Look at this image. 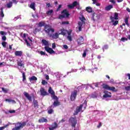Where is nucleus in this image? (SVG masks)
I'll return each mask as SVG.
<instances>
[{
    "mask_svg": "<svg viewBox=\"0 0 130 130\" xmlns=\"http://www.w3.org/2000/svg\"><path fill=\"white\" fill-rule=\"evenodd\" d=\"M44 26V31L47 34H49V32H52V33L54 32V29L49 24H46L44 21H41L38 24V27L41 28L42 27Z\"/></svg>",
    "mask_w": 130,
    "mask_h": 130,
    "instance_id": "obj_1",
    "label": "nucleus"
},
{
    "mask_svg": "<svg viewBox=\"0 0 130 130\" xmlns=\"http://www.w3.org/2000/svg\"><path fill=\"white\" fill-rule=\"evenodd\" d=\"M27 124V122L24 121L22 123L18 122L15 123V127L12 128V130H21V128H23Z\"/></svg>",
    "mask_w": 130,
    "mask_h": 130,
    "instance_id": "obj_2",
    "label": "nucleus"
},
{
    "mask_svg": "<svg viewBox=\"0 0 130 130\" xmlns=\"http://www.w3.org/2000/svg\"><path fill=\"white\" fill-rule=\"evenodd\" d=\"M61 14H62V15H59L58 18V19H63L64 18H69L70 15L69 11H68V10L67 9H64L61 11Z\"/></svg>",
    "mask_w": 130,
    "mask_h": 130,
    "instance_id": "obj_3",
    "label": "nucleus"
},
{
    "mask_svg": "<svg viewBox=\"0 0 130 130\" xmlns=\"http://www.w3.org/2000/svg\"><path fill=\"white\" fill-rule=\"evenodd\" d=\"M103 88L105 90H109V91H112V92H117V89H115V87H110L109 85L103 84Z\"/></svg>",
    "mask_w": 130,
    "mask_h": 130,
    "instance_id": "obj_4",
    "label": "nucleus"
},
{
    "mask_svg": "<svg viewBox=\"0 0 130 130\" xmlns=\"http://www.w3.org/2000/svg\"><path fill=\"white\" fill-rule=\"evenodd\" d=\"M84 104H85V105H87V101H85L84 103L83 104L80 105L79 107H77L75 111H74V115H78V114L81 110H82V109L83 108V105Z\"/></svg>",
    "mask_w": 130,
    "mask_h": 130,
    "instance_id": "obj_5",
    "label": "nucleus"
},
{
    "mask_svg": "<svg viewBox=\"0 0 130 130\" xmlns=\"http://www.w3.org/2000/svg\"><path fill=\"white\" fill-rule=\"evenodd\" d=\"M69 122L71 123V126L76 128V125L77 124V118L71 117L69 119Z\"/></svg>",
    "mask_w": 130,
    "mask_h": 130,
    "instance_id": "obj_6",
    "label": "nucleus"
},
{
    "mask_svg": "<svg viewBox=\"0 0 130 130\" xmlns=\"http://www.w3.org/2000/svg\"><path fill=\"white\" fill-rule=\"evenodd\" d=\"M48 93L49 94H51V95H52L51 98H52V99H57V96L55 95V92L52 89V88L51 87H49Z\"/></svg>",
    "mask_w": 130,
    "mask_h": 130,
    "instance_id": "obj_7",
    "label": "nucleus"
},
{
    "mask_svg": "<svg viewBox=\"0 0 130 130\" xmlns=\"http://www.w3.org/2000/svg\"><path fill=\"white\" fill-rule=\"evenodd\" d=\"M77 94H78V91H77V90H75L74 91L72 92L70 96V99L71 101H75V100H76Z\"/></svg>",
    "mask_w": 130,
    "mask_h": 130,
    "instance_id": "obj_8",
    "label": "nucleus"
},
{
    "mask_svg": "<svg viewBox=\"0 0 130 130\" xmlns=\"http://www.w3.org/2000/svg\"><path fill=\"white\" fill-rule=\"evenodd\" d=\"M40 92L41 93V96H43L44 97V96H48L49 94L45 90V89L43 87H41L40 89Z\"/></svg>",
    "mask_w": 130,
    "mask_h": 130,
    "instance_id": "obj_9",
    "label": "nucleus"
},
{
    "mask_svg": "<svg viewBox=\"0 0 130 130\" xmlns=\"http://www.w3.org/2000/svg\"><path fill=\"white\" fill-rule=\"evenodd\" d=\"M45 50L50 54H54V53H55V51H54L51 48L45 46Z\"/></svg>",
    "mask_w": 130,
    "mask_h": 130,
    "instance_id": "obj_10",
    "label": "nucleus"
},
{
    "mask_svg": "<svg viewBox=\"0 0 130 130\" xmlns=\"http://www.w3.org/2000/svg\"><path fill=\"white\" fill-rule=\"evenodd\" d=\"M77 6H80V4L77 1H74L72 5H68V8H70V9H74V8L77 7Z\"/></svg>",
    "mask_w": 130,
    "mask_h": 130,
    "instance_id": "obj_11",
    "label": "nucleus"
},
{
    "mask_svg": "<svg viewBox=\"0 0 130 130\" xmlns=\"http://www.w3.org/2000/svg\"><path fill=\"white\" fill-rule=\"evenodd\" d=\"M110 18L111 22H114V20H118V13L115 12L114 17L111 16Z\"/></svg>",
    "mask_w": 130,
    "mask_h": 130,
    "instance_id": "obj_12",
    "label": "nucleus"
},
{
    "mask_svg": "<svg viewBox=\"0 0 130 130\" xmlns=\"http://www.w3.org/2000/svg\"><path fill=\"white\" fill-rule=\"evenodd\" d=\"M58 127V125L57 124V123L56 122H54L52 124L51 127H49V130H54L56 129Z\"/></svg>",
    "mask_w": 130,
    "mask_h": 130,
    "instance_id": "obj_13",
    "label": "nucleus"
},
{
    "mask_svg": "<svg viewBox=\"0 0 130 130\" xmlns=\"http://www.w3.org/2000/svg\"><path fill=\"white\" fill-rule=\"evenodd\" d=\"M104 93H105L103 95L104 98H111V92H109L108 91H105Z\"/></svg>",
    "mask_w": 130,
    "mask_h": 130,
    "instance_id": "obj_14",
    "label": "nucleus"
},
{
    "mask_svg": "<svg viewBox=\"0 0 130 130\" xmlns=\"http://www.w3.org/2000/svg\"><path fill=\"white\" fill-rule=\"evenodd\" d=\"M54 100H55L53 104V105L55 107H56L57 106H59V105H60V102H59V101H58V98H57V99H53Z\"/></svg>",
    "mask_w": 130,
    "mask_h": 130,
    "instance_id": "obj_15",
    "label": "nucleus"
},
{
    "mask_svg": "<svg viewBox=\"0 0 130 130\" xmlns=\"http://www.w3.org/2000/svg\"><path fill=\"white\" fill-rule=\"evenodd\" d=\"M84 38L83 37H80L79 38L77 39V43L78 45H82V44H84Z\"/></svg>",
    "mask_w": 130,
    "mask_h": 130,
    "instance_id": "obj_16",
    "label": "nucleus"
},
{
    "mask_svg": "<svg viewBox=\"0 0 130 130\" xmlns=\"http://www.w3.org/2000/svg\"><path fill=\"white\" fill-rule=\"evenodd\" d=\"M25 97H26V98H27V99H28V101H32V96H30V95L29 94V93H28L26 92H24L23 93Z\"/></svg>",
    "mask_w": 130,
    "mask_h": 130,
    "instance_id": "obj_17",
    "label": "nucleus"
},
{
    "mask_svg": "<svg viewBox=\"0 0 130 130\" xmlns=\"http://www.w3.org/2000/svg\"><path fill=\"white\" fill-rule=\"evenodd\" d=\"M53 106L51 105L48 108V114H52L53 112H54V111L53 110V109H52Z\"/></svg>",
    "mask_w": 130,
    "mask_h": 130,
    "instance_id": "obj_18",
    "label": "nucleus"
},
{
    "mask_svg": "<svg viewBox=\"0 0 130 130\" xmlns=\"http://www.w3.org/2000/svg\"><path fill=\"white\" fill-rule=\"evenodd\" d=\"M83 24H85V21H79L78 22V29L79 31H82V26Z\"/></svg>",
    "mask_w": 130,
    "mask_h": 130,
    "instance_id": "obj_19",
    "label": "nucleus"
},
{
    "mask_svg": "<svg viewBox=\"0 0 130 130\" xmlns=\"http://www.w3.org/2000/svg\"><path fill=\"white\" fill-rule=\"evenodd\" d=\"M59 34L57 32L55 33L54 34L50 35V37H52L53 39H57L58 38Z\"/></svg>",
    "mask_w": 130,
    "mask_h": 130,
    "instance_id": "obj_20",
    "label": "nucleus"
},
{
    "mask_svg": "<svg viewBox=\"0 0 130 130\" xmlns=\"http://www.w3.org/2000/svg\"><path fill=\"white\" fill-rule=\"evenodd\" d=\"M15 55L16 56H22L23 52L22 51H16L15 52Z\"/></svg>",
    "mask_w": 130,
    "mask_h": 130,
    "instance_id": "obj_21",
    "label": "nucleus"
},
{
    "mask_svg": "<svg viewBox=\"0 0 130 130\" xmlns=\"http://www.w3.org/2000/svg\"><path fill=\"white\" fill-rule=\"evenodd\" d=\"M60 31L61 32L59 33V35H63V36H64L67 34V30L64 28L60 29Z\"/></svg>",
    "mask_w": 130,
    "mask_h": 130,
    "instance_id": "obj_22",
    "label": "nucleus"
},
{
    "mask_svg": "<svg viewBox=\"0 0 130 130\" xmlns=\"http://www.w3.org/2000/svg\"><path fill=\"white\" fill-rule=\"evenodd\" d=\"M17 65L18 67L24 68V62L22 60H19L17 61Z\"/></svg>",
    "mask_w": 130,
    "mask_h": 130,
    "instance_id": "obj_23",
    "label": "nucleus"
},
{
    "mask_svg": "<svg viewBox=\"0 0 130 130\" xmlns=\"http://www.w3.org/2000/svg\"><path fill=\"white\" fill-rule=\"evenodd\" d=\"M39 122L40 123H42L43 122H47V119H46L44 117H42V118H41L39 120Z\"/></svg>",
    "mask_w": 130,
    "mask_h": 130,
    "instance_id": "obj_24",
    "label": "nucleus"
},
{
    "mask_svg": "<svg viewBox=\"0 0 130 130\" xmlns=\"http://www.w3.org/2000/svg\"><path fill=\"white\" fill-rule=\"evenodd\" d=\"M5 7H6V8L8 9H11V8L13 7V2H12V1L9 2V3L6 4Z\"/></svg>",
    "mask_w": 130,
    "mask_h": 130,
    "instance_id": "obj_25",
    "label": "nucleus"
},
{
    "mask_svg": "<svg viewBox=\"0 0 130 130\" xmlns=\"http://www.w3.org/2000/svg\"><path fill=\"white\" fill-rule=\"evenodd\" d=\"M92 20H93V21H96V20H98V16H97V14L93 13L92 14Z\"/></svg>",
    "mask_w": 130,
    "mask_h": 130,
    "instance_id": "obj_26",
    "label": "nucleus"
},
{
    "mask_svg": "<svg viewBox=\"0 0 130 130\" xmlns=\"http://www.w3.org/2000/svg\"><path fill=\"white\" fill-rule=\"evenodd\" d=\"M33 104H34V107L35 108H36V107H37V108H38V101L34 100L33 101Z\"/></svg>",
    "mask_w": 130,
    "mask_h": 130,
    "instance_id": "obj_27",
    "label": "nucleus"
},
{
    "mask_svg": "<svg viewBox=\"0 0 130 130\" xmlns=\"http://www.w3.org/2000/svg\"><path fill=\"white\" fill-rule=\"evenodd\" d=\"M47 16H51L52 14H53V10L52 9H51L49 11H48L46 13Z\"/></svg>",
    "mask_w": 130,
    "mask_h": 130,
    "instance_id": "obj_28",
    "label": "nucleus"
},
{
    "mask_svg": "<svg viewBox=\"0 0 130 130\" xmlns=\"http://www.w3.org/2000/svg\"><path fill=\"white\" fill-rule=\"evenodd\" d=\"M111 9H113V6L112 5H109L105 8L106 11H110Z\"/></svg>",
    "mask_w": 130,
    "mask_h": 130,
    "instance_id": "obj_29",
    "label": "nucleus"
},
{
    "mask_svg": "<svg viewBox=\"0 0 130 130\" xmlns=\"http://www.w3.org/2000/svg\"><path fill=\"white\" fill-rule=\"evenodd\" d=\"M86 11L88 12V13H92L93 12V9H92V8L90 7H88L86 8Z\"/></svg>",
    "mask_w": 130,
    "mask_h": 130,
    "instance_id": "obj_30",
    "label": "nucleus"
},
{
    "mask_svg": "<svg viewBox=\"0 0 130 130\" xmlns=\"http://www.w3.org/2000/svg\"><path fill=\"white\" fill-rule=\"evenodd\" d=\"M42 42L45 46H47L48 45V42L46 41V40L43 39L42 40Z\"/></svg>",
    "mask_w": 130,
    "mask_h": 130,
    "instance_id": "obj_31",
    "label": "nucleus"
},
{
    "mask_svg": "<svg viewBox=\"0 0 130 130\" xmlns=\"http://www.w3.org/2000/svg\"><path fill=\"white\" fill-rule=\"evenodd\" d=\"M21 73L22 74V81L23 82H24L25 81H26V74H25L24 72H21Z\"/></svg>",
    "mask_w": 130,
    "mask_h": 130,
    "instance_id": "obj_32",
    "label": "nucleus"
},
{
    "mask_svg": "<svg viewBox=\"0 0 130 130\" xmlns=\"http://www.w3.org/2000/svg\"><path fill=\"white\" fill-rule=\"evenodd\" d=\"M29 81L30 82H31V81H37V77L36 76H32L31 77L29 78Z\"/></svg>",
    "mask_w": 130,
    "mask_h": 130,
    "instance_id": "obj_33",
    "label": "nucleus"
},
{
    "mask_svg": "<svg viewBox=\"0 0 130 130\" xmlns=\"http://www.w3.org/2000/svg\"><path fill=\"white\" fill-rule=\"evenodd\" d=\"M1 17L2 18H4L5 17V14H4V8H1Z\"/></svg>",
    "mask_w": 130,
    "mask_h": 130,
    "instance_id": "obj_34",
    "label": "nucleus"
},
{
    "mask_svg": "<svg viewBox=\"0 0 130 130\" xmlns=\"http://www.w3.org/2000/svg\"><path fill=\"white\" fill-rule=\"evenodd\" d=\"M124 22L128 27H129V24L128 23V17H126Z\"/></svg>",
    "mask_w": 130,
    "mask_h": 130,
    "instance_id": "obj_35",
    "label": "nucleus"
},
{
    "mask_svg": "<svg viewBox=\"0 0 130 130\" xmlns=\"http://www.w3.org/2000/svg\"><path fill=\"white\" fill-rule=\"evenodd\" d=\"M30 8L31 9H32V10H35V3H32L30 4Z\"/></svg>",
    "mask_w": 130,
    "mask_h": 130,
    "instance_id": "obj_36",
    "label": "nucleus"
},
{
    "mask_svg": "<svg viewBox=\"0 0 130 130\" xmlns=\"http://www.w3.org/2000/svg\"><path fill=\"white\" fill-rule=\"evenodd\" d=\"M5 101L7 102H13V103H16V101L14 100H10V99H6Z\"/></svg>",
    "mask_w": 130,
    "mask_h": 130,
    "instance_id": "obj_37",
    "label": "nucleus"
},
{
    "mask_svg": "<svg viewBox=\"0 0 130 130\" xmlns=\"http://www.w3.org/2000/svg\"><path fill=\"white\" fill-rule=\"evenodd\" d=\"M2 91L4 92V93H8V92H9V91H10V90L3 87Z\"/></svg>",
    "mask_w": 130,
    "mask_h": 130,
    "instance_id": "obj_38",
    "label": "nucleus"
},
{
    "mask_svg": "<svg viewBox=\"0 0 130 130\" xmlns=\"http://www.w3.org/2000/svg\"><path fill=\"white\" fill-rule=\"evenodd\" d=\"M8 126H9V124H6L2 127H0V130H4L5 129V128H6V127H8Z\"/></svg>",
    "mask_w": 130,
    "mask_h": 130,
    "instance_id": "obj_39",
    "label": "nucleus"
},
{
    "mask_svg": "<svg viewBox=\"0 0 130 130\" xmlns=\"http://www.w3.org/2000/svg\"><path fill=\"white\" fill-rule=\"evenodd\" d=\"M40 31V29H39L37 28H36L34 30V34H37V32H39Z\"/></svg>",
    "mask_w": 130,
    "mask_h": 130,
    "instance_id": "obj_40",
    "label": "nucleus"
},
{
    "mask_svg": "<svg viewBox=\"0 0 130 130\" xmlns=\"http://www.w3.org/2000/svg\"><path fill=\"white\" fill-rule=\"evenodd\" d=\"M112 23H113V26H116V25H117V24H118V21L116 20L114 21V22H112Z\"/></svg>",
    "mask_w": 130,
    "mask_h": 130,
    "instance_id": "obj_41",
    "label": "nucleus"
},
{
    "mask_svg": "<svg viewBox=\"0 0 130 130\" xmlns=\"http://www.w3.org/2000/svg\"><path fill=\"white\" fill-rule=\"evenodd\" d=\"M67 39L69 40V41H73V39L71 36H68Z\"/></svg>",
    "mask_w": 130,
    "mask_h": 130,
    "instance_id": "obj_42",
    "label": "nucleus"
},
{
    "mask_svg": "<svg viewBox=\"0 0 130 130\" xmlns=\"http://www.w3.org/2000/svg\"><path fill=\"white\" fill-rule=\"evenodd\" d=\"M128 39L126 38H121V41H122L123 42H124V41H127Z\"/></svg>",
    "mask_w": 130,
    "mask_h": 130,
    "instance_id": "obj_43",
    "label": "nucleus"
},
{
    "mask_svg": "<svg viewBox=\"0 0 130 130\" xmlns=\"http://www.w3.org/2000/svg\"><path fill=\"white\" fill-rule=\"evenodd\" d=\"M62 25H69L70 22L69 21H63L61 22Z\"/></svg>",
    "mask_w": 130,
    "mask_h": 130,
    "instance_id": "obj_44",
    "label": "nucleus"
},
{
    "mask_svg": "<svg viewBox=\"0 0 130 130\" xmlns=\"http://www.w3.org/2000/svg\"><path fill=\"white\" fill-rule=\"evenodd\" d=\"M48 82L47 81H46L45 80H42V84L44 86L45 85H47Z\"/></svg>",
    "mask_w": 130,
    "mask_h": 130,
    "instance_id": "obj_45",
    "label": "nucleus"
},
{
    "mask_svg": "<svg viewBox=\"0 0 130 130\" xmlns=\"http://www.w3.org/2000/svg\"><path fill=\"white\" fill-rule=\"evenodd\" d=\"M25 42L27 46H28L29 47H30L31 46V45L30 44V43H29V42H28V40L25 39Z\"/></svg>",
    "mask_w": 130,
    "mask_h": 130,
    "instance_id": "obj_46",
    "label": "nucleus"
},
{
    "mask_svg": "<svg viewBox=\"0 0 130 130\" xmlns=\"http://www.w3.org/2000/svg\"><path fill=\"white\" fill-rule=\"evenodd\" d=\"M125 91H130V85L125 86Z\"/></svg>",
    "mask_w": 130,
    "mask_h": 130,
    "instance_id": "obj_47",
    "label": "nucleus"
},
{
    "mask_svg": "<svg viewBox=\"0 0 130 130\" xmlns=\"http://www.w3.org/2000/svg\"><path fill=\"white\" fill-rule=\"evenodd\" d=\"M2 46H3V47H5V48L6 47V46H7V42H3L2 43Z\"/></svg>",
    "mask_w": 130,
    "mask_h": 130,
    "instance_id": "obj_48",
    "label": "nucleus"
},
{
    "mask_svg": "<svg viewBox=\"0 0 130 130\" xmlns=\"http://www.w3.org/2000/svg\"><path fill=\"white\" fill-rule=\"evenodd\" d=\"M103 50L108 49V45H105V46H104V47H103Z\"/></svg>",
    "mask_w": 130,
    "mask_h": 130,
    "instance_id": "obj_49",
    "label": "nucleus"
},
{
    "mask_svg": "<svg viewBox=\"0 0 130 130\" xmlns=\"http://www.w3.org/2000/svg\"><path fill=\"white\" fill-rule=\"evenodd\" d=\"M61 5H59L58 7L56 9V12H59V11H60V9H61Z\"/></svg>",
    "mask_w": 130,
    "mask_h": 130,
    "instance_id": "obj_50",
    "label": "nucleus"
},
{
    "mask_svg": "<svg viewBox=\"0 0 130 130\" xmlns=\"http://www.w3.org/2000/svg\"><path fill=\"white\" fill-rule=\"evenodd\" d=\"M87 55V53L86 52V50H84L83 51V54L82 55L83 57H86V56Z\"/></svg>",
    "mask_w": 130,
    "mask_h": 130,
    "instance_id": "obj_51",
    "label": "nucleus"
},
{
    "mask_svg": "<svg viewBox=\"0 0 130 130\" xmlns=\"http://www.w3.org/2000/svg\"><path fill=\"white\" fill-rule=\"evenodd\" d=\"M2 40L3 41H6V40H7V37H6V36H3L2 38Z\"/></svg>",
    "mask_w": 130,
    "mask_h": 130,
    "instance_id": "obj_52",
    "label": "nucleus"
},
{
    "mask_svg": "<svg viewBox=\"0 0 130 130\" xmlns=\"http://www.w3.org/2000/svg\"><path fill=\"white\" fill-rule=\"evenodd\" d=\"M0 34H1V35H6L7 34L6 33V32H5L4 31H1Z\"/></svg>",
    "mask_w": 130,
    "mask_h": 130,
    "instance_id": "obj_53",
    "label": "nucleus"
},
{
    "mask_svg": "<svg viewBox=\"0 0 130 130\" xmlns=\"http://www.w3.org/2000/svg\"><path fill=\"white\" fill-rule=\"evenodd\" d=\"M12 4H15V5H17V4H18V1H17V0H12Z\"/></svg>",
    "mask_w": 130,
    "mask_h": 130,
    "instance_id": "obj_54",
    "label": "nucleus"
},
{
    "mask_svg": "<svg viewBox=\"0 0 130 130\" xmlns=\"http://www.w3.org/2000/svg\"><path fill=\"white\" fill-rule=\"evenodd\" d=\"M92 85H93V86H94L96 87H98L99 86V84L98 83H93Z\"/></svg>",
    "mask_w": 130,
    "mask_h": 130,
    "instance_id": "obj_55",
    "label": "nucleus"
},
{
    "mask_svg": "<svg viewBox=\"0 0 130 130\" xmlns=\"http://www.w3.org/2000/svg\"><path fill=\"white\" fill-rule=\"evenodd\" d=\"M80 19L81 20V22H84V21H85V20H86L85 19V17H84V16H82V18H80Z\"/></svg>",
    "mask_w": 130,
    "mask_h": 130,
    "instance_id": "obj_56",
    "label": "nucleus"
},
{
    "mask_svg": "<svg viewBox=\"0 0 130 130\" xmlns=\"http://www.w3.org/2000/svg\"><path fill=\"white\" fill-rule=\"evenodd\" d=\"M40 54H41V55H45V53L43 51H40Z\"/></svg>",
    "mask_w": 130,
    "mask_h": 130,
    "instance_id": "obj_57",
    "label": "nucleus"
},
{
    "mask_svg": "<svg viewBox=\"0 0 130 130\" xmlns=\"http://www.w3.org/2000/svg\"><path fill=\"white\" fill-rule=\"evenodd\" d=\"M102 126V123L100 122L99 124L97 126L98 128H100Z\"/></svg>",
    "mask_w": 130,
    "mask_h": 130,
    "instance_id": "obj_58",
    "label": "nucleus"
},
{
    "mask_svg": "<svg viewBox=\"0 0 130 130\" xmlns=\"http://www.w3.org/2000/svg\"><path fill=\"white\" fill-rule=\"evenodd\" d=\"M93 5H96V6H98V7H100L101 4L99 3H97V0L95 1V4H93Z\"/></svg>",
    "mask_w": 130,
    "mask_h": 130,
    "instance_id": "obj_59",
    "label": "nucleus"
},
{
    "mask_svg": "<svg viewBox=\"0 0 130 130\" xmlns=\"http://www.w3.org/2000/svg\"><path fill=\"white\" fill-rule=\"evenodd\" d=\"M9 113H15L16 112V111H15V110H9Z\"/></svg>",
    "mask_w": 130,
    "mask_h": 130,
    "instance_id": "obj_60",
    "label": "nucleus"
},
{
    "mask_svg": "<svg viewBox=\"0 0 130 130\" xmlns=\"http://www.w3.org/2000/svg\"><path fill=\"white\" fill-rule=\"evenodd\" d=\"M51 8V6H50V3H46V7L47 8Z\"/></svg>",
    "mask_w": 130,
    "mask_h": 130,
    "instance_id": "obj_61",
    "label": "nucleus"
},
{
    "mask_svg": "<svg viewBox=\"0 0 130 130\" xmlns=\"http://www.w3.org/2000/svg\"><path fill=\"white\" fill-rule=\"evenodd\" d=\"M52 47L53 49H54V48H55V47H56V46L55 45V43H53L52 44Z\"/></svg>",
    "mask_w": 130,
    "mask_h": 130,
    "instance_id": "obj_62",
    "label": "nucleus"
},
{
    "mask_svg": "<svg viewBox=\"0 0 130 130\" xmlns=\"http://www.w3.org/2000/svg\"><path fill=\"white\" fill-rule=\"evenodd\" d=\"M63 48H64V49H68V48H69V47H68V45H64L63 46Z\"/></svg>",
    "mask_w": 130,
    "mask_h": 130,
    "instance_id": "obj_63",
    "label": "nucleus"
},
{
    "mask_svg": "<svg viewBox=\"0 0 130 130\" xmlns=\"http://www.w3.org/2000/svg\"><path fill=\"white\" fill-rule=\"evenodd\" d=\"M91 97H92V98H97V95H96L95 94H92Z\"/></svg>",
    "mask_w": 130,
    "mask_h": 130,
    "instance_id": "obj_64",
    "label": "nucleus"
}]
</instances>
